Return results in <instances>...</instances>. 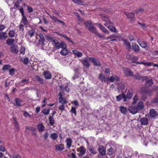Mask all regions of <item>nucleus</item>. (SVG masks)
<instances>
[{
	"mask_svg": "<svg viewBox=\"0 0 158 158\" xmlns=\"http://www.w3.org/2000/svg\"><path fill=\"white\" fill-rule=\"evenodd\" d=\"M150 116L152 118H155L158 114L155 110L153 109H151L150 110Z\"/></svg>",
	"mask_w": 158,
	"mask_h": 158,
	"instance_id": "obj_12",
	"label": "nucleus"
},
{
	"mask_svg": "<svg viewBox=\"0 0 158 158\" xmlns=\"http://www.w3.org/2000/svg\"><path fill=\"white\" fill-rule=\"evenodd\" d=\"M0 150L2 152H6V149L4 146L2 145H1L0 146ZM7 152H6V153Z\"/></svg>",
	"mask_w": 158,
	"mask_h": 158,
	"instance_id": "obj_62",
	"label": "nucleus"
},
{
	"mask_svg": "<svg viewBox=\"0 0 158 158\" xmlns=\"http://www.w3.org/2000/svg\"><path fill=\"white\" fill-rule=\"evenodd\" d=\"M21 23H23L24 25H25L27 24V21L25 16L23 17Z\"/></svg>",
	"mask_w": 158,
	"mask_h": 158,
	"instance_id": "obj_52",
	"label": "nucleus"
},
{
	"mask_svg": "<svg viewBox=\"0 0 158 158\" xmlns=\"http://www.w3.org/2000/svg\"><path fill=\"white\" fill-rule=\"evenodd\" d=\"M132 48L135 52H137L139 51V46L135 43H132Z\"/></svg>",
	"mask_w": 158,
	"mask_h": 158,
	"instance_id": "obj_11",
	"label": "nucleus"
},
{
	"mask_svg": "<svg viewBox=\"0 0 158 158\" xmlns=\"http://www.w3.org/2000/svg\"><path fill=\"white\" fill-rule=\"evenodd\" d=\"M85 24L87 28L89 29V28H90L92 26V23L90 21H88L85 22Z\"/></svg>",
	"mask_w": 158,
	"mask_h": 158,
	"instance_id": "obj_42",
	"label": "nucleus"
},
{
	"mask_svg": "<svg viewBox=\"0 0 158 158\" xmlns=\"http://www.w3.org/2000/svg\"><path fill=\"white\" fill-rule=\"evenodd\" d=\"M129 111L133 114H135L138 111L136 107L130 106L128 108Z\"/></svg>",
	"mask_w": 158,
	"mask_h": 158,
	"instance_id": "obj_14",
	"label": "nucleus"
},
{
	"mask_svg": "<svg viewBox=\"0 0 158 158\" xmlns=\"http://www.w3.org/2000/svg\"><path fill=\"white\" fill-rule=\"evenodd\" d=\"M71 112L72 113H74L75 115L76 114L77 112L76 111V109L75 107H72Z\"/></svg>",
	"mask_w": 158,
	"mask_h": 158,
	"instance_id": "obj_63",
	"label": "nucleus"
},
{
	"mask_svg": "<svg viewBox=\"0 0 158 158\" xmlns=\"http://www.w3.org/2000/svg\"><path fill=\"white\" fill-rule=\"evenodd\" d=\"M141 124L143 125H147L148 124V120L146 118H141L140 120Z\"/></svg>",
	"mask_w": 158,
	"mask_h": 158,
	"instance_id": "obj_10",
	"label": "nucleus"
},
{
	"mask_svg": "<svg viewBox=\"0 0 158 158\" xmlns=\"http://www.w3.org/2000/svg\"><path fill=\"white\" fill-rule=\"evenodd\" d=\"M20 2H20V1H17V2H15L14 4V6H15L18 9L21 7L19 6Z\"/></svg>",
	"mask_w": 158,
	"mask_h": 158,
	"instance_id": "obj_54",
	"label": "nucleus"
},
{
	"mask_svg": "<svg viewBox=\"0 0 158 158\" xmlns=\"http://www.w3.org/2000/svg\"><path fill=\"white\" fill-rule=\"evenodd\" d=\"M15 102L16 104V106H21L22 105L20 104L21 102H22V100L18 98H16L15 99Z\"/></svg>",
	"mask_w": 158,
	"mask_h": 158,
	"instance_id": "obj_37",
	"label": "nucleus"
},
{
	"mask_svg": "<svg viewBox=\"0 0 158 158\" xmlns=\"http://www.w3.org/2000/svg\"><path fill=\"white\" fill-rule=\"evenodd\" d=\"M124 94L123 93H122V94L119 95L118 96H116V100L118 101H120L122 100L124 97Z\"/></svg>",
	"mask_w": 158,
	"mask_h": 158,
	"instance_id": "obj_41",
	"label": "nucleus"
},
{
	"mask_svg": "<svg viewBox=\"0 0 158 158\" xmlns=\"http://www.w3.org/2000/svg\"><path fill=\"white\" fill-rule=\"evenodd\" d=\"M138 110H141L143 109L144 107V106L143 102H138L136 106Z\"/></svg>",
	"mask_w": 158,
	"mask_h": 158,
	"instance_id": "obj_13",
	"label": "nucleus"
},
{
	"mask_svg": "<svg viewBox=\"0 0 158 158\" xmlns=\"http://www.w3.org/2000/svg\"><path fill=\"white\" fill-rule=\"evenodd\" d=\"M145 94H147L150 96L152 95L153 94L152 89L151 90L147 88Z\"/></svg>",
	"mask_w": 158,
	"mask_h": 158,
	"instance_id": "obj_53",
	"label": "nucleus"
},
{
	"mask_svg": "<svg viewBox=\"0 0 158 158\" xmlns=\"http://www.w3.org/2000/svg\"><path fill=\"white\" fill-rule=\"evenodd\" d=\"M124 14L129 19L133 18L135 16L134 14L132 12L129 13L128 12H125Z\"/></svg>",
	"mask_w": 158,
	"mask_h": 158,
	"instance_id": "obj_21",
	"label": "nucleus"
},
{
	"mask_svg": "<svg viewBox=\"0 0 158 158\" xmlns=\"http://www.w3.org/2000/svg\"><path fill=\"white\" fill-rule=\"evenodd\" d=\"M15 30H10L8 33L9 36L10 38L14 37L15 35Z\"/></svg>",
	"mask_w": 158,
	"mask_h": 158,
	"instance_id": "obj_33",
	"label": "nucleus"
},
{
	"mask_svg": "<svg viewBox=\"0 0 158 158\" xmlns=\"http://www.w3.org/2000/svg\"><path fill=\"white\" fill-rule=\"evenodd\" d=\"M55 45V47L56 48V49H58L60 48V43L58 41L56 40L55 41H54L53 43Z\"/></svg>",
	"mask_w": 158,
	"mask_h": 158,
	"instance_id": "obj_39",
	"label": "nucleus"
},
{
	"mask_svg": "<svg viewBox=\"0 0 158 158\" xmlns=\"http://www.w3.org/2000/svg\"><path fill=\"white\" fill-rule=\"evenodd\" d=\"M136 64H143L145 66H152V64L151 62H146L145 63L143 62H138L136 63Z\"/></svg>",
	"mask_w": 158,
	"mask_h": 158,
	"instance_id": "obj_35",
	"label": "nucleus"
},
{
	"mask_svg": "<svg viewBox=\"0 0 158 158\" xmlns=\"http://www.w3.org/2000/svg\"><path fill=\"white\" fill-rule=\"evenodd\" d=\"M64 145L62 144L57 145L56 146V149L58 151H62L64 149Z\"/></svg>",
	"mask_w": 158,
	"mask_h": 158,
	"instance_id": "obj_25",
	"label": "nucleus"
},
{
	"mask_svg": "<svg viewBox=\"0 0 158 158\" xmlns=\"http://www.w3.org/2000/svg\"><path fill=\"white\" fill-rule=\"evenodd\" d=\"M140 46L143 48H145L147 46V44L146 42L144 41L140 42L139 44Z\"/></svg>",
	"mask_w": 158,
	"mask_h": 158,
	"instance_id": "obj_51",
	"label": "nucleus"
},
{
	"mask_svg": "<svg viewBox=\"0 0 158 158\" xmlns=\"http://www.w3.org/2000/svg\"><path fill=\"white\" fill-rule=\"evenodd\" d=\"M118 87L119 89L123 90L125 89V85L123 84L122 82H119L118 83Z\"/></svg>",
	"mask_w": 158,
	"mask_h": 158,
	"instance_id": "obj_36",
	"label": "nucleus"
},
{
	"mask_svg": "<svg viewBox=\"0 0 158 158\" xmlns=\"http://www.w3.org/2000/svg\"><path fill=\"white\" fill-rule=\"evenodd\" d=\"M39 40L38 44L40 45H42L43 46H44L45 40L44 35L41 34H40L39 35Z\"/></svg>",
	"mask_w": 158,
	"mask_h": 158,
	"instance_id": "obj_9",
	"label": "nucleus"
},
{
	"mask_svg": "<svg viewBox=\"0 0 158 158\" xmlns=\"http://www.w3.org/2000/svg\"><path fill=\"white\" fill-rule=\"evenodd\" d=\"M90 31L94 34L96 35L99 38H102L103 37V35L99 34L97 31L95 27L94 26H92L90 28H89L88 29Z\"/></svg>",
	"mask_w": 158,
	"mask_h": 158,
	"instance_id": "obj_1",
	"label": "nucleus"
},
{
	"mask_svg": "<svg viewBox=\"0 0 158 158\" xmlns=\"http://www.w3.org/2000/svg\"><path fill=\"white\" fill-rule=\"evenodd\" d=\"M37 127L39 131L40 132H42L44 129V127L42 123L39 124L37 126Z\"/></svg>",
	"mask_w": 158,
	"mask_h": 158,
	"instance_id": "obj_31",
	"label": "nucleus"
},
{
	"mask_svg": "<svg viewBox=\"0 0 158 158\" xmlns=\"http://www.w3.org/2000/svg\"><path fill=\"white\" fill-rule=\"evenodd\" d=\"M13 120L14 121V124L16 129L18 130L19 128V125L18 122L16 121L15 117L13 118Z\"/></svg>",
	"mask_w": 158,
	"mask_h": 158,
	"instance_id": "obj_28",
	"label": "nucleus"
},
{
	"mask_svg": "<svg viewBox=\"0 0 158 158\" xmlns=\"http://www.w3.org/2000/svg\"><path fill=\"white\" fill-rule=\"evenodd\" d=\"M48 119L50 126H53L55 123L54 120L52 116H49Z\"/></svg>",
	"mask_w": 158,
	"mask_h": 158,
	"instance_id": "obj_34",
	"label": "nucleus"
},
{
	"mask_svg": "<svg viewBox=\"0 0 158 158\" xmlns=\"http://www.w3.org/2000/svg\"><path fill=\"white\" fill-rule=\"evenodd\" d=\"M89 59L94 66L98 67H100L101 66L100 61L92 57H90Z\"/></svg>",
	"mask_w": 158,
	"mask_h": 158,
	"instance_id": "obj_5",
	"label": "nucleus"
},
{
	"mask_svg": "<svg viewBox=\"0 0 158 158\" xmlns=\"http://www.w3.org/2000/svg\"><path fill=\"white\" fill-rule=\"evenodd\" d=\"M44 75L46 79H49L51 78L52 75L50 72L48 71H45L44 72Z\"/></svg>",
	"mask_w": 158,
	"mask_h": 158,
	"instance_id": "obj_15",
	"label": "nucleus"
},
{
	"mask_svg": "<svg viewBox=\"0 0 158 158\" xmlns=\"http://www.w3.org/2000/svg\"><path fill=\"white\" fill-rule=\"evenodd\" d=\"M108 28L112 32H117L116 29L114 27L109 26L108 27Z\"/></svg>",
	"mask_w": 158,
	"mask_h": 158,
	"instance_id": "obj_45",
	"label": "nucleus"
},
{
	"mask_svg": "<svg viewBox=\"0 0 158 158\" xmlns=\"http://www.w3.org/2000/svg\"><path fill=\"white\" fill-rule=\"evenodd\" d=\"M133 76L134 78L136 79L139 80L141 78V76L139 73H137L135 75H133Z\"/></svg>",
	"mask_w": 158,
	"mask_h": 158,
	"instance_id": "obj_59",
	"label": "nucleus"
},
{
	"mask_svg": "<svg viewBox=\"0 0 158 158\" xmlns=\"http://www.w3.org/2000/svg\"><path fill=\"white\" fill-rule=\"evenodd\" d=\"M6 154H7L10 157H12V158H21V155L19 154H13L12 156L9 153L7 152H6Z\"/></svg>",
	"mask_w": 158,
	"mask_h": 158,
	"instance_id": "obj_26",
	"label": "nucleus"
},
{
	"mask_svg": "<svg viewBox=\"0 0 158 158\" xmlns=\"http://www.w3.org/2000/svg\"><path fill=\"white\" fill-rule=\"evenodd\" d=\"M102 18L103 21H106V23H108L109 24H111V22L110 21L108 16L103 15L102 17Z\"/></svg>",
	"mask_w": 158,
	"mask_h": 158,
	"instance_id": "obj_24",
	"label": "nucleus"
},
{
	"mask_svg": "<svg viewBox=\"0 0 158 158\" xmlns=\"http://www.w3.org/2000/svg\"><path fill=\"white\" fill-rule=\"evenodd\" d=\"M60 88L63 91L64 89L67 92H69L70 91V89L69 86L66 85L65 87L64 85H60L59 86Z\"/></svg>",
	"mask_w": 158,
	"mask_h": 158,
	"instance_id": "obj_22",
	"label": "nucleus"
},
{
	"mask_svg": "<svg viewBox=\"0 0 158 158\" xmlns=\"http://www.w3.org/2000/svg\"><path fill=\"white\" fill-rule=\"evenodd\" d=\"M11 68V66L9 64L5 65L2 69V70L3 71L7 70L10 69Z\"/></svg>",
	"mask_w": 158,
	"mask_h": 158,
	"instance_id": "obj_43",
	"label": "nucleus"
},
{
	"mask_svg": "<svg viewBox=\"0 0 158 158\" xmlns=\"http://www.w3.org/2000/svg\"><path fill=\"white\" fill-rule=\"evenodd\" d=\"M98 150L99 152L98 155H100V156H103L106 155V148L103 146L102 145H100Z\"/></svg>",
	"mask_w": 158,
	"mask_h": 158,
	"instance_id": "obj_2",
	"label": "nucleus"
},
{
	"mask_svg": "<svg viewBox=\"0 0 158 158\" xmlns=\"http://www.w3.org/2000/svg\"><path fill=\"white\" fill-rule=\"evenodd\" d=\"M35 33V30L34 29H32L28 32V34L30 36V37H31L34 36Z\"/></svg>",
	"mask_w": 158,
	"mask_h": 158,
	"instance_id": "obj_48",
	"label": "nucleus"
},
{
	"mask_svg": "<svg viewBox=\"0 0 158 158\" xmlns=\"http://www.w3.org/2000/svg\"><path fill=\"white\" fill-rule=\"evenodd\" d=\"M85 149L84 147L81 146L80 147V152L78 154L79 156L80 157L84 155L85 152Z\"/></svg>",
	"mask_w": 158,
	"mask_h": 158,
	"instance_id": "obj_20",
	"label": "nucleus"
},
{
	"mask_svg": "<svg viewBox=\"0 0 158 158\" xmlns=\"http://www.w3.org/2000/svg\"><path fill=\"white\" fill-rule=\"evenodd\" d=\"M119 110L121 113L124 114H126L127 110L126 107L122 106H119Z\"/></svg>",
	"mask_w": 158,
	"mask_h": 158,
	"instance_id": "obj_16",
	"label": "nucleus"
},
{
	"mask_svg": "<svg viewBox=\"0 0 158 158\" xmlns=\"http://www.w3.org/2000/svg\"><path fill=\"white\" fill-rule=\"evenodd\" d=\"M138 98L137 97V96L136 95H135L134 97H133V102H132L133 104H135L137 100H138Z\"/></svg>",
	"mask_w": 158,
	"mask_h": 158,
	"instance_id": "obj_61",
	"label": "nucleus"
},
{
	"mask_svg": "<svg viewBox=\"0 0 158 158\" xmlns=\"http://www.w3.org/2000/svg\"><path fill=\"white\" fill-rule=\"evenodd\" d=\"M69 52V50L66 49V48H64L60 52V53L61 55L66 56Z\"/></svg>",
	"mask_w": 158,
	"mask_h": 158,
	"instance_id": "obj_19",
	"label": "nucleus"
},
{
	"mask_svg": "<svg viewBox=\"0 0 158 158\" xmlns=\"http://www.w3.org/2000/svg\"><path fill=\"white\" fill-rule=\"evenodd\" d=\"M59 102L61 104L66 103L67 102L66 101L65 98L61 97L59 98Z\"/></svg>",
	"mask_w": 158,
	"mask_h": 158,
	"instance_id": "obj_50",
	"label": "nucleus"
},
{
	"mask_svg": "<svg viewBox=\"0 0 158 158\" xmlns=\"http://www.w3.org/2000/svg\"><path fill=\"white\" fill-rule=\"evenodd\" d=\"M67 143V146L68 148H69L71 146L72 141L71 139L70 138H67L66 140Z\"/></svg>",
	"mask_w": 158,
	"mask_h": 158,
	"instance_id": "obj_27",
	"label": "nucleus"
},
{
	"mask_svg": "<svg viewBox=\"0 0 158 158\" xmlns=\"http://www.w3.org/2000/svg\"><path fill=\"white\" fill-rule=\"evenodd\" d=\"M50 110L49 109H44L43 110L42 112L45 115H48L49 113Z\"/></svg>",
	"mask_w": 158,
	"mask_h": 158,
	"instance_id": "obj_58",
	"label": "nucleus"
},
{
	"mask_svg": "<svg viewBox=\"0 0 158 158\" xmlns=\"http://www.w3.org/2000/svg\"><path fill=\"white\" fill-rule=\"evenodd\" d=\"M90 57H85L83 58L81 61V62L83 65L87 68H88L90 66V62L89 60H90Z\"/></svg>",
	"mask_w": 158,
	"mask_h": 158,
	"instance_id": "obj_3",
	"label": "nucleus"
},
{
	"mask_svg": "<svg viewBox=\"0 0 158 158\" xmlns=\"http://www.w3.org/2000/svg\"><path fill=\"white\" fill-rule=\"evenodd\" d=\"M114 148L111 147L107 150V153L108 155L111 156L114 154Z\"/></svg>",
	"mask_w": 158,
	"mask_h": 158,
	"instance_id": "obj_32",
	"label": "nucleus"
},
{
	"mask_svg": "<svg viewBox=\"0 0 158 158\" xmlns=\"http://www.w3.org/2000/svg\"><path fill=\"white\" fill-rule=\"evenodd\" d=\"M96 24L103 32L106 34H109V31L100 23H98Z\"/></svg>",
	"mask_w": 158,
	"mask_h": 158,
	"instance_id": "obj_8",
	"label": "nucleus"
},
{
	"mask_svg": "<svg viewBox=\"0 0 158 158\" xmlns=\"http://www.w3.org/2000/svg\"><path fill=\"white\" fill-rule=\"evenodd\" d=\"M122 40H123L124 42V44L127 47V49H130L131 48V46L129 42H128V41L125 39H124Z\"/></svg>",
	"mask_w": 158,
	"mask_h": 158,
	"instance_id": "obj_30",
	"label": "nucleus"
},
{
	"mask_svg": "<svg viewBox=\"0 0 158 158\" xmlns=\"http://www.w3.org/2000/svg\"><path fill=\"white\" fill-rule=\"evenodd\" d=\"M133 55H130V54H127L126 55V58L129 61V62L131 61V62L132 59V56Z\"/></svg>",
	"mask_w": 158,
	"mask_h": 158,
	"instance_id": "obj_57",
	"label": "nucleus"
},
{
	"mask_svg": "<svg viewBox=\"0 0 158 158\" xmlns=\"http://www.w3.org/2000/svg\"><path fill=\"white\" fill-rule=\"evenodd\" d=\"M147 88L146 87H142L140 89V91L143 93L145 94Z\"/></svg>",
	"mask_w": 158,
	"mask_h": 158,
	"instance_id": "obj_55",
	"label": "nucleus"
},
{
	"mask_svg": "<svg viewBox=\"0 0 158 158\" xmlns=\"http://www.w3.org/2000/svg\"><path fill=\"white\" fill-rule=\"evenodd\" d=\"M15 40L13 39L8 38L6 41V43L8 45H12L14 44L13 43L14 42Z\"/></svg>",
	"mask_w": 158,
	"mask_h": 158,
	"instance_id": "obj_29",
	"label": "nucleus"
},
{
	"mask_svg": "<svg viewBox=\"0 0 158 158\" xmlns=\"http://www.w3.org/2000/svg\"><path fill=\"white\" fill-rule=\"evenodd\" d=\"M98 78L102 82H105L106 81V78L102 74H99Z\"/></svg>",
	"mask_w": 158,
	"mask_h": 158,
	"instance_id": "obj_44",
	"label": "nucleus"
},
{
	"mask_svg": "<svg viewBox=\"0 0 158 158\" xmlns=\"http://www.w3.org/2000/svg\"><path fill=\"white\" fill-rule=\"evenodd\" d=\"M60 48H66L67 47L66 44L63 42L60 43Z\"/></svg>",
	"mask_w": 158,
	"mask_h": 158,
	"instance_id": "obj_60",
	"label": "nucleus"
},
{
	"mask_svg": "<svg viewBox=\"0 0 158 158\" xmlns=\"http://www.w3.org/2000/svg\"><path fill=\"white\" fill-rule=\"evenodd\" d=\"M21 61H22L24 64H27L29 60L27 57H26L23 59L21 58Z\"/></svg>",
	"mask_w": 158,
	"mask_h": 158,
	"instance_id": "obj_47",
	"label": "nucleus"
},
{
	"mask_svg": "<svg viewBox=\"0 0 158 158\" xmlns=\"http://www.w3.org/2000/svg\"><path fill=\"white\" fill-rule=\"evenodd\" d=\"M123 71L124 74L126 76L131 77L133 76V72L128 68H124Z\"/></svg>",
	"mask_w": 158,
	"mask_h": 158,
	"instance_id": "obj_7",
	"label": "nucleus"
},
{
	"mask_svg": "<svg viewBox=\"0 0 158 158\" xmlns=\"http://www.w3.org/2000/svg\"><path fill=\"white\" fill-rule=\"evenodd\" d=\"M35 79L38 81L40 83L42 84L43 83V79L39 76H36L35 77Z\"/></svg>",
	"mask_w": 158,
	"mask_h": 158,
	"instance_id": "obj_49",
	"label": "nucleus"
},
{
	"mask_svg": "<svg viewBox=\"0 0 158 158\" xmlns=\"http://www.w3.org/2000/svg\"><path fill=\"white\" fill-rule=\"evenodd\" d=\"M153 84V82L152 79L147 80L146 81L145 85L146 87H149Z\"/></svg>",
	"mask_w": 158,
	"mask_h": 158,
	"instance_id": "obj_17",
	"label": "nucleus"
},
{
	"mask_svg": "<svg viewBox=\"0 0 158 158\" xmlns=\"http://www.w3.org/2000/svg\"><path fill=\"white\" fill-rule=\"evenodd\" d=\"M25 48L24 46H21L20 50V53L24 54L25 53Z\"/></svg>",
	"mask_w": 158,
	"mask_h": 158,
	"instance_id": "obj_56",
	"label": "nucleus"
},
{
	"mask_svg": "<svg viewBox=\"0 0 158 158\" xmlns=\"http://www.w3.org/2000/svg\"><path fill=\"white\" fill-rule=\"evenodd\" d=\"M133 96V93L132 91L129 90L126 95L127 99H131Z\"/></svg>",
	"mask_w": 158,
	"mask_h": 158,
	"instance_id": "obj_38",
	"label": "nucleus"
},
{
	"mask_svg": "<svg viewBox=\"0 0 158 158\" xmlns=\"http://www.w3.org/2000/svg\"><path fill=\"white\" fill-rule=\"evenodd\" d=\"M119 37L118 35H115V34H112L111 35H110L108 37L105 38L104 36H103V37L102 38L103 40H108L109 39H111L110 40V41H115L117 40L116 38H118Z\"/></svg>",
	"mask_w": 158,
	"mask_h": 158,
	"instance_id": "obj_4",
	"label": "nucleus"
},
{
	"mask_svg": "<svg viewBox=\"0 0 158 158\" xmlns=\"http://www.w3.org/2000/svg\"><path fill=\"white\" fill-rule=\"evenodd\" d=\"M58 137V135L56 133H54L50 135V138L53 140H55L57 139Z\"/></svg>",
	"mask_w": 158,
	"mask_h": 158,
	"instance_id": "obj_40",
	"label": "nucleus"
},
{
	"mask_svg": "<svg viewBox=\"0 0 158 158\" xmlns=\"http://www.w3.org/2000/svg\"><path fill=\"white\" fill-rule=\"evenodd\" d=\"M15 69H12L9 71V74L11 76L15 74Z\"/></svg>",
	"mask_w": 158,
	"mask_h": 158,
	"instance_id": "obj_64",
	"label": "nucleus"
},
{
	"mask_svg": "<svg viewBox=\"0 0 158 158\" xmlns=\"http://www.w3.org/2000/svg\"><path fill=\"white\" fill-rule=\"evenodd\" d=\"M72 52L73 54L77 56L78 57H81L83 56V54L82 52L77 50H73Z\"/></svg>",
	"mask_w": 158,
	"mask_h": 158,
	"instance_id": "obj_23",
	"label": "nucleus"
},
{
	"mask_svg": "<svg viewBox=\"0 0 158 158\" xmlns=\"http://www.w3.org/2000/svg\"><path fill=\"white\" fill-rule=\"evenodd\" d=\"M10 50L11 52L17 54L19 52V48L17 44H13L10 46Z\"/></svg>",
	"mask_w": 158,
	"mask_h": 158,
	"instance_id": "obj_6",
	"label": "nucleus"
},
{
	"mask_svg": "<svg viewBox=\"0 0 158 158\" xmlns=\"http://www.w3.org/2000/svg\"><path fill=\"white\" fill-rule=\"evenodd\" d=\"M139 59V57L137 56H136L133 55L132 56V59L131 62L137 63L136 61Z\"/></svg>",
	"mask_w": 158,
	"mask_h": 158,
	"instance_id": "obj_46",
	"label": "nucleus"
},
{
	"mask_svg": "<svg viewBox=\"0 0 158 158\" xmlns=\"http://www.w3.org/2000/svg\"><path fill=\"white\" fill-rule=\"evenodd\" d=\"M88 149L89 152L92 154H95L97 153L96 149L93 146H89L88 147Z\"/></svg>",
	"mask_w": 158,
	"mask_h": 158,
	"instance_id": "obj_18",
	"label": "nucleus"
}]
</instances>
